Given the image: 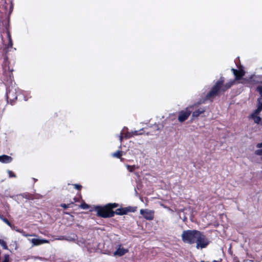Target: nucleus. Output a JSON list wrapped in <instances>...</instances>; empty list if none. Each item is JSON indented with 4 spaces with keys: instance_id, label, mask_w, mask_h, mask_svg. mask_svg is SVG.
Masks as SVG:
<instances>
[{
    "instance_id": "f257e3e1",
    "label": "nucleus",
    "mask_w": 262,
    "mask_h": 262,
    "mask_svg": "<svg viewBox=\"0 0 262 262\" xmlns=\"http://www.w3.org/2000/svg\"><path fill=\"white\" fill-rule=\"evenodd\" d=\"M224 78L222 77L216 82L209 92L206 95L205 99L212 101L214 98L219 95L220 93H224L234 84H236L234 80H231L226 84H224Z\"/></svg>"
},
{
    "instance_id": "f03ea898",
    "label": "nucleus",
    "mask_w": 262,
    "mask_h": 262,
    "mask_svg": "<svg viewBox=\"0 0 262 262\" xmlns=\"http://www.w3.org/2000/svg\"><path fill=\"white\" fill-rule=\"evenodd\" d=\"M119 206L118 203H108L103 206H96L95 210L98 216L103 218H110L114 216V208Z\"/></svg>"
},
{
    "instance_id": "7ed1b4c3",
    "label": "nucleus",
    "mask_w": 262,
    "mask_h": 262,
    "mask_svg": "<svg viewBox=\"0 0 262 262\" xmlns=\"http://www.w3.org/2000/svg\"><path fill=\"white\" fill-rule=\"evenodd\" d=\"M198 234H200V231L197 230H184L181 235L182 240L184 243L193 244L196 242Z\"/></svg>"
},
{
    "instance_id": "20e7f679",
    "label": "nucleus",
    "mask_w": 262,
    "mask_h": 262,
    "mask_svg": "<svg viewBox=\"0 0 262 262\" xmlns=\"http://www.w3.org/2000/svg\"><path fill=\"white\" fill-rule=\"evenodd\" d=\"M198 105H190L184 110H182L178 113V120L180 122H183L186 121L191 115L192 112L194 110V107H198Z\"/></svg>"
},
{
    "instance_id": "39448f33",
    "label": "nucleus",
    "mask_w": 262,
    "mask_h": 262,
    "mask_svg": "<svg viewBox=\"0 0 262 262\" xmlns=\"http://www.w3.org/2000/svg\"><path fill=\"white\" fill-rule=\"evenodd\" d=\"M196 248L198 249H204L209 244V241L203 232L200 231L196 238Z\"/></svg>"
},
{
    "instance_id": "423d86ee",
    "label": "nucleus",
    "mask_w": 262,
    "mask_h": 262,
    "mask_svg": "<svg viewBox=\"0 0 262 262\" xmlns=\"http://www.w3.org/2000/svg\"><path fill=\"white\" fill-rule=\"evenodd\" d=\"M137 207L128 206L124 208L117 209L114 211V215H123L127 214L129 212H135L137 211Z\"/></svg>"
},
{
    "instance_id": "0eeeda50",
    "label": "nucleus",
    "mask_w": 262,
    "mask_h": 262,
    "mask_svg": "<svg viewBox=\"0 0 262 262\" xmlns=\"http://www.w3.org/2000/svg\"><path fill=\"white\" fill-rule=\"evenodd\" d=\"M140 214L146 220L151 221L154 219L155 211L148 209H142L140 210Z\"/></svg>"
},
{
    "instance_id": "6e6552de",
    "label": "nucleus",
    "mask_w": 262,
    "mask_h": 262,
    "mask_svg": "<svg viewBox=\"0 0 262 262\" xmlns=\"http://www.w3.org/2000/svg\"><path fill=\"white\" fill-rule=\"evenodd\" d=\"M231 71L235 76V78L233 80L236 82L239 81L240 79H242V77L245 76L246 73L245 70L243 69H241L239 70L232 69Z\"/></svg>"
},
{
    "instance_id": "1a4fd4ad",
    "label": "nucleus",
    "mask_w": 262,
    "mask_h": 262,
    "mask_svg": "<svg viewBox=\"0 0 262 262\" xmlns=\"http://www.w3.org/2000/svg\"><path fill=\"white\" fill-rule=\"evenodd\" d=\"M7 100L9 101L10 103L12 105L15 101L17 99V96L16 93L9 91L6 94Z\"/></svg>"
},
{
    "instance_id": "9d476101",
    "label": "nucleus",
    "mask_w": 262,
    "mask_h": 262,
    "mask_svg": "<svg viewBox=\"0 0 262 262\" xmlns=\"http://www.w3.org/2000/svg\"><path fill=\"white\" fill-rule=\"evenodd\" d=\"M205 112V109L204 107H200L194 111L192 112V120L198 118L201 114H203Z\"/></svg>"
},
{
    "instance_id": "9b49d317",
    "label": "nucleus",
    "mask_w": 262,
    "mask_h": 262,
    "mask_svg": "<svg viewBox=\"0 0 262 262\" xmlns=\"http://www.w3.org/2000/svg\"><path fill=\"white\" fill-rule=\"evenodd\" d=\"M13 158L9 156L3 155L0 156V162L3 163H9L12 161Z\"/></svg>"
},
{
    "instance_id": "f8f14e48",
    "label": "nucleus",
    "mask_w": 262,
    "mask_h": 262,
    "mask_svg": "<svg viewBox=\"0 0 262 262\" xmlns=\"http://www.w3.org/2000/svg\"><path fill=\"white\" fill-rule=\"evenodd\" d=\"M127 252L128 250L127 249H125L124 248L119 247L114 252V255L121 256L124 255Z\"/></svg>"
},
{
    "instance_id": "ddd939ff",
    "label": "nucleus",
    "mask_w": 262,
    "mask_h": 262,
    "mask_svg": "<svg viewBox=\"0 0 262 262\" xmlns=\"http://www.w3.org/2000/svg\"><path fill=\"white\" fill-rule=\"evenodd\" d=\"M73 200H74L73 201H69V203H68L67 204H61L60 206L62 207L64 209H67V208L71 207V205L74 204L75 202L78 201V200H77V199H76V197H74L73 198Z\"/></svg>"
},
{
    "instance_id": "4468645a",
    "label": "nucleus",
    "mask_w": 262,
    "mask_h": 262,
    "mask_svg": "<svg viewBox=\"0 0 262 262\" xmlns=\"http://www.w3.org/2000/svg\"><path fill=\"white\" fill-rule=\"evenodd\" d=\"M31 242L34 245L37 246L43 243H48V241L47 240H41L38 238H32Z\"/></svg>"
},
{
    "instance_id": "2eb2a0df",
    "label": "nucleus",
    "mask_w": 262,
    "mask_h": 262,
    "mask_svg": "<svg viewBox=\"0 0 262 262\" xmlns=\"http://www.w3.org/2000/svg\"><path fill=\"white\" fill-rule=\"evenodd\" d=\"M251 78H249V77H245V78L242 77V79H240L239 81H237L236 82V84L241 83L243 84H246V85H249V83L250 82V81H251L250 80H251Z\"/></svg>"
},
{
    "instance_id": "dca6fc26",
    "label": "nucleus",
    "mask_w": 262,
    "mask_h": 262,
    "mask_svg": "<svg viewBox=\"0 0 262 262\" xmlns=\"http://www.w3.org/2000/svg\"><path fill=\"white\" fill-rule=\"evenodd\" d=\"M249 78H252L250 82L249 83V86L253 85L258 83V81L256 79L257 77L255 75H252L250 76Z\"/></svg>"
},
{
    "instance_id": "f3484780",
    "label": "nucleus",
    "mask_w": 262,
    "mask_h": 262,
    "mask_svg": "<svg viewBox=\"0 0 262 262\" xmlns=\"http://www.w3.org/2000/svg\"><path fill=\"white\" fill-rule=\"evenodd\" d=\"M0 219L2 220L4 223H5L7 225H8L11 228H13L14 226L12 224L11 222L6 217L4 216V215L0 214Z\"/></svg>"
},
{
    "instance_id": "a211bd4d",
    "label": "nucleus",
    "mask_w": 262,
    "mask_h": 262,
    "mask_svg": "<svg viewBox=\"0 0 262 262\" xmlns=\"http://www.w3.org/2000/svg\"><path fill=\"white\" fill-rule=\"evenodd\" d=\"M140 134L138 133V131L137 130H135L134 132H128L127 133L126 135H125V137L126 138H132V137L134 136H137L138 135H139Z\"/></svg>"
},
{
    "instance_id": "6ab92c4d",
    "label": "nucleus",
    "mask_w": 262,
    "mask_h": 262,
    "mask_svg": "<svg viewBox=\"0 0 262 262\" xmlns=\"http://www.w3.org/2000/svg\"><path fill=\"white\" fill-rule=\"evenodd\" d=\"M251 117L253 119L254 122L257 124H259L261 120V118L258 116L251 115Z\"/></svg>"
},
{
    "instance_id": "aec40b11",
    "label": "nucleus",
    "mask_w": 262,
    "mask_h": 262,
    "mask_svg": "<svg viewBox=\"0 0 262 262\" xmlns=\"http://www.w3.org/2000/svg\"><path fill=\"white\" fill-rule=\"evenodd\" d=\"M122 151L118 150L112 154L113 157L120 159L122 156Z\"/></svg>"
},
{
    "instance_id": "412c9836",
    "label": "nucleus",
    "mask_w": 262,
    "mask_h": 262,
    "mask_svg": "<svg viewBox=\"0 0 262 262\" xmlns=\"http://www.w3.org/2000/svg\"><path fill=\"white\" fill-rule=\"evenodd\" d=\"M0 244L1 245L3 249L6 250H7L8 249L6 242L2 239H0Z\"/></svg>"
},
{
    "instance_id": "4be33fe9",
    "label": "nucleus",
    "mask_w": 262,
    "mask_h": 262,
    "mask_svg": "<svg viewBox=\"0 0 262 262\" xmlns=\"http://www.w3.org/2000/svg\"><path fill=\"white\" fill-rule=\"evenodd\" d=\"M80 207L83 209H89L90 206L85 202H83L80 204Z\"/></svg>"
},
{
    "instance_id": "5701e85b",
    "label": "nucleus",
    "mask_w": 262,
    "mask_h": 262,
    "mask_svg": "<svg viewBox=\"0 0 262 262\" xmlns=\"http://www.w3.org/2000/svg\"><path fill=\"white\" fill-rule=\"evenodd\" d=\"M257 108H258V110H260L261 111H262V102H261L260 98L258 99Z\"/></svg>"
},
{
    "instance_id": "b1692460",
    "label": "nucleus",
    "mask_w": 262,
    "mask_h": 262,
    "mask_svg": "<svg viewBox=\"0 0 262 262\" xmlns=\"http://www.w3.org/2000/svg\"><path fill=\"white\" fill-rule=\"evenodd\" d=\"M261 111L260 110H258V108H257L251 115L258 116Z\"/></svg>"
},
{
    "instance_id": "393cba45",
    "label": "nucleus",
    "mask_w": 262,
    "mask_h": 262,
    "mask_svg": "<svg viewBox=\"0 0 262 262\" xmlns=\"http://www.w3.org/2000/svg\"><path fill=\"white\" fill-rule=\"evenodd\" d=\"M74 188L78 190H80L82 188V186L80 184H73Z\"/></svg>"
},
{
    "instance_id": "a878e982",
    "label": "nucleus",
    "mask_w": 262,
    "mask_h": 262,
    "mask_svg": "<svg viewBox=\"0 0 262 262\" xmlns=\"http://www.w3.org/2000/svg\"><path fill=\"white\" fill-rule=\"evenodd\" d=\"M257 91H258L260 95V96L262 97V86L259 85L256 88Z\"/></svg>"
},
{
    "instance_id": "bb28decb",
    "label": "nucleus",
    "mask_w": 262,
    "mask_h": 262,
    "mask_svg": "<svg viewBox=\"0 0 262 262\" xmlns=\"http://www.w3.org/2000/svg\"><path fill=\"white\" fill-rule=\"evenodd\" d=\"M255 154L257 156H262V149L256 150L255 151Z\"/></svg>"
},
{
    "instance_id": "cd10ccee",
    "label": "nucleus",
    "mask_w": 262,
    "mask_h": 262,
    "mask_svg": "<svg viewBox=\"0 0 262 262\" xmlns=\"http://www.w3.org/2000/svg\"><path fill=\"white\" fill-rule=\"evenodd\" d=\"M8 172L9 177H10V178L16 177V174L12 171L8 170Z\"/></svg>"
},
{
    "instance_id": "c85d7f7f",
    "label": "nucleus",
    "mask_w": 262,
    "mask_h": 262,
    "mask_svg": "<svg viewBox=\"0 0 262 262\" xmlns=\"http://www.w3.org/2000/svg\"><path fill=\"white\" fill-rule=\"evenodd\" d=\"M9 255L6 254L4 256V259L3 262H9Z\"/></svg>"
},
{
    "instance_id": "c756f323",
    "label": "nucleus",
    "mask_w": 262,
    "mask_h": 262,
    "mask_svg": "<svg viewBox=\"0 0 262 262\" xmlns=\"http://www.w3.org/2000/svg\"><path fill=\"white\" fill-rule=\"evenodd\" d=\"M12 46H13V42H12V38H10V39H9V41H8V47L12 48Z\"/></svg>"
},
{
    "instance_id": "7c9ffc66",
    "label": "nucleus",
    "mask_w": 262,
    "mask_h": 262,
    "mask_svg": "<svg viewBox=\"0 0 262 262\" xmlns=\"http://www.w3.org/2000/svg\"><path fill=\"white\" fill-rule=\"evenodd\" d=\"M128 169L129 171L132 172L134 170L135 167L133 166H128Z\"/></svg>"
},
{
    "instance_id": "2f4dec72",
    "label": "nucleus",
    "mask_w": 262,
    "mask_h": 262,
    "mask_svg": "<svg viewBox=\"0 0 262 262\" xmlns=\"http://www.w3.org/2000/svg\"><path fill=\"white\" fill-rule=\"evenodd\" d=\"M256 147L258 148H262V142L257 143L256 144Z\"/></svg>"
},
{
    "instance_id": "473e14b6",
    "label": "nucleus",
    "mask_w": 262,
    "mask_h": 262,
    "mask_svg": "<svg viewBox=\"0 0 262 262\" xmlns=\"http://www.w3.org/2000/svg\"><path fill=\"white\" fill-rule=\"evenodd\" d=\"M123 140L122 133H121L120 136V141L121 142Z\"/></svg>"
},
{
    "instance_id": "72a5a7b5",
    "label": "nucleus",
    "mask_w": 262,
    "mask_h": 262,
    "mask_svg": "<svg viewBox=\"0 0 262 262\" xmlns=\"http://www.w3.org/2000/svg\"><path fill=\"white\" fill-rule=\"evenodd\" d=\"M7 35H8V40L10 39V38H11V35H10V33L9 32L8 33Z\"/></svg>"
},
{
    "instance_id": "f704fd0d",
    "label": "nucleus",
    "mask_w": 262,
    "mask_h": 262,
    "mask_svg": "<svg viewBox=\"0 0 262 262\" xmlns=\"http://www.w3.org/2000/svg\"><path fill=\"white\" fill-rule=\"evenodd\" d=\"M58 239H60V240H62V239H64V236H61L60 237L58 238Z\"/></svg>"
},
{
    "instance_id": "c9c22d12",
    "label": "nucleus",
    "mask_w": 262,
    "mask_h": 262,
    "mask_svg": "<svg viewBox=\"0 0 262 262\" xmlns=\"http://www.w3.org/2000/svg\"><path fill=\"white\" fill-rule=\"evenodd\" d=\"M214 262H217L216 260H214Z\"/></svg>"
}]
</instances>
